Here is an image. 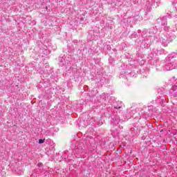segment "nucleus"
<instances>
[{
    "mask_svg": "<svg viewBox=\"0 0 177 177\" xmlns=\"http://www.w3.org/2000/svg\"><path fill=\"white\" fill-rule=\"evenodd\" d=\"M45 142V140H43V139H39V143L41 145L42 143H44Z\"/></svg>",
    "mask_w": 177,
    "mask_h": 177,
    "instance_id": "nucleus-1",
    "label": "nucleus"
},
{
    "mask_svg": "<svg viewBox=\"0 0 177 177\" xmlns=\"http://www.w3.org/2000/svg\"><path fill=\"white\" fill-rule=\"evenodd\" d=\"M115 109H121V106H119V107H115Z\"/></svg>",
    "mask_w": 177,
    "mask_h": 177,
    "instance_id": "nucleus-2",
    "label": "nucleus"
}]
</instances>
